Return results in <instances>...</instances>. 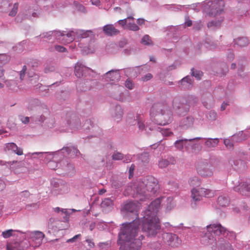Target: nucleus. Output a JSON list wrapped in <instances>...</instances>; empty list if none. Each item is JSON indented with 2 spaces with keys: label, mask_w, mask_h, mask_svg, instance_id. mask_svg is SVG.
<instances>
[{
  "label": "nucleus",
  "mask_w": 250,
  "mask_h": 250,
  "mask_svg": "<svg viewBox=\"0 0 250 250\" xmlns=\"http://www.w3.org/2000/svg\"><path fill=\"white\" fill-rule=\"evenodd\" d=\"M167 203V209L170 210L172 207V198L170 197L158 198L148 206L144 211L142 229L149 237H155L161 231V226L157 213L162 202Z\"/></svg>",
  "instance_id": "1"
},
{
  "label": "nucleus",
  "mask_w": 250,
  "mask_h": 250,
  "mask_svg": "<svg viewBox=\"0 0 250 250\" xmlns=\"http://www.w3.org/2000/svg\"><path fill=\"white\" fill-rule=\"evenodd\" d=\"M159 189L158 180L153 176H148L136 184L128 185L126 188V192L132 196H142L140 200H143L144 198H149L155 195Z\"/></svg>",
  "instance_id": "2"
},
{
  "label": "nucleus",
  "mask_w": 250,
  "mask_h": 250,
  "mask_svg": "<svg viewBox=\"0 0 250 250\" xmlns=\"http://www.w3.org/2000/svg\"><path fill=\"white\" fill-rule=\"evenodd\" d=\"M139 220H134L132 222L126 223V250H138L142 246L143 235L137 238L139 230Z\"/></svg>",
  "instance_id": "3"
},
{
  "label": "nucleus",
  "mask_w": 250,
  "mask_h": 250,
  "mask_svg": "<svg viewBox=\"0 0 250 250\" xmlns=\"http://www.w3.org/2000/svg\"><path fill=\"white\" fill-rule=\"evenodd\" d=\"M152 112H156L154 120L156 124L165 125L170 123L172 120V113L166 102L154 104L151 108Z\"/></svg>",
  "instance_id": "4"
},
{
  "label": "nucleus",
  "mask_w": 250,
  "mask_h": 250,
  "mask_svg": "<svg viewBox=\"0 0 250 250\" xmlns=\"http://www.w3.org/2000/svg\"><path fill=\"white\" fill-rule=\"evenodd\" d=\"M206 228L207 232L203 238V243L206 245L212 246V248L217 247L216 239L213 234L215 235L221 234L225 235L227 232V230L220 224H211L207 226Z\"/></svg>",
  "instance_id": "5"
},
{
  "label": "nucleus",
  "mask_w": 250,
  "mask_h": 250,
  "mask_svg": "<svg viewBox=\"0 0 250 250\" xmlns=\"http://www.w3.org/2000/svg\"><path fill=\"white\" fill-rule=\"evenodd\" d=\"M192 103L188 102L182 97H175L172 101V105L176 113L179 116L186 114L189 110Z\"/></svg>",
  "instance_id": "6"
},
{
  "label": "nucleus",
  "mask_w": 250,
  "mask_h": 250,
  "mask_svg": "<svg viewBox=\"0 0 250 250\" xmlns=\"http://www.w3.org/2000/svg\"><path fill=\"white\" fill-rule=\"evenodd\" d=\"M90 36H93V32L91 30H84L81 29H73L66 34V42L68 43L74 40L75 38L77 39L86 38Z\"/></svg>",
  "instance_id": "7"
},
{
  "label": "nucleus",
  "mask_w": 250,
  "mask_h": 250,
  "mask_svg": "<svg viewBox=\"0 0 250 250\" xmlns=\"http://www.w3.org/2000/svg\"><path fill=\"white\" fill-rule=\"evenodd\" d=\"M66 121L67 125L71 129H78L81 126L79 116L74 113H67L66 115Z\"/></svg>",
  "instance_id": "8"
},
{
  "label": "nucleus",
  "mask_w": 250,
  "mask_h": 250,
  "mask_svg": "<svg viewBox=\"0 0 250 250\" xmlns=\"http://www.w3.org/2000/svg\"><path fill=\"white\" fill-rule=\"evenodd\" d=\"M162 237L165 242L173 247H178L182 243L181 240L176 234L174 233H163Z\"/></svg>",
  "instance_id": "9"
},
{
  "label": "nucleus",
  "mask_w": 250,
  "mask_h": 250,
  "mask_svg": "<svg viewBox=\"0 0 250 250\" xmlns=\"http://www.w3.org/2000/svg\"><path fill=\"white\" fill-rule=\"evenodd\" d=\"M93 73V70L85 66L81 62H78L75 65L74 73L77 78H80Z\"/></svg>",
  "instance_id": "10"
},
{
  "label": "nucleus",
  "mask_w": 250,
  "mask_h": 250,
  "mask_svg": "<svg viewBox=\"0 0 250 250\" xmlns=\"http://www.w3.org/2000/svg\"><path fill=\"white\" fill-rule=\"evenodd\" d=\"M197 173L202 177H210L213 175L212 167L207 162H201L196 167Z\"/></svg>",
  "instance_id": "11"
},
{
  "label": "nucleus",
  "mask_w": 250,
  "mask_h": 250,
  "mask_svg": "<svg viewBox=\"0 0 250 250\" xmlns=\"http://www.w3.org/2000/svg\"><path fill=\"white\" fill-rule=\"evenodd\" d=\"M52 184L53 188L51 192L54 195L62 194L68 192L69 188L68 185L62 181H58L52 182Z\"/></svg>",
  "instance_id": "12"
},
{
  "label": "nucleus",
  "mask_w": 250,
  "mask_h": 250,
  "mask_svg": "<svg viewBox=\"0 0 250 250\" xmlns=\"http://www.w3.org/2000/svg\"><path fill=\"white\" fill-rule=\"evenodd\" d=\"M65 32V31L61 32L56 30L51 31L40 35V37L50 39L52 36H54L56 39L61 40L62 42H66V34L64 33Z\"/></svg>",
  "instance_id": "13"
},
{
  "label": "nucleus",
  "mask_w": 250,
  "mask_h": 250,
  "mask_svg": "<svg viewBox=\"0 0 250 250\" xmlns=\"http://www.w3.org/2000/svg\"><path fill=\"white\" fill-rule=\"evenodd\" d=\"M224 2L222 0H218L216 2L213 3L212 8L208 14L210 17H216L223 12Z\"/></svg>",
  "instance_id": "14"
},
{
  "label": "nucleus",
  "mask_w": 250,
  "mask_h": 250,
  "mask_svg": "<svg viewBox=\"0 0 250 250\" xmlns=\"http://www.w3.org/2000/svg\"><path fill=\"white\" fill-rule=\"evenodd\" d=\"M118 233L117 244L120 246L119 250H125V223H123Z\"/></svg>",
  "instance_id": "15"
},
{
  "label": "nucleus",
  "mask_w": 250,
  "mask_h": 250,
  "mask_svg": "<svg viewBox=\"0 0 250 250\" xmlns=\"http://www.w3.org/2000/svg\"><path fill=\"white\" fill-rule=\"evenodd\" d=\"M104 78L106 81L117 82L121 78L119 69L111 70L104 75Z\"/></svg>",
  "instance_id": "16"
},
{
  "label": "nucleus",
  "mask_w": 250,
  "mask_h": 250,
  "mask_svg": "<svg viewBox=\"0 0 250 250\" xmlns=\"http://www.w3.org/2000/svg\"><path fill=\"white\" fill-rule=\"evenodd\" d=\"M192 202L191 206L193 208L196 207L197 202L201 201L203 198L202 192H201V188H193L191 190V195Z\"/></svg>",
  "instance_id": "17"
},
{
  "label": "nucleus",
  "mask_w": 250,
  "mask_h": 250,
  "mask_svg": "<svg viewBox=\"0 0 250 250\" xmlns=\"http://www.w3.org/2000/svg\"><path fill=\"white\" fill-rule=\"evenodd\" d=\"M44 237V234L41 231H35L31 232L30 237L35 243V245H33V247L36 248L40 246L42 243V241Z\"/></svg>",
  "instance_id": "18"
},
{
  "label": "nucleus",
  "mask_w": 250,
  "mask_h": 250,
  "mask_svg": "<svg viewBox=\"0 0 250 250\" xmlns=\"http://www.w3.org/2000/svg\"><path fill=\"white\" fill-rule=\"evenodd\" d=\"M234 190L242 195L250 196V185L246 183H241L238 186L234 187Z\"/></svg>",
  "instance_id": "19"
},
{
  "label": "nucleus",
  "mask_w": 250,
  "mask_h": 250,
  "mask_svg": "<svg viewBox=\"0 0 250 250\" xmlns=\"http://www.w3.org/2000/svg\"><path fill=\"white\" fill-rule=\"evenodd\" d=\"M193 82L192 78L190 76H187L179 82V86L181 89H189L192 86Z\"/></svg>",
  "instance_id": "20"
},
{
  "label": "nucleus",
  "mask_w": 250,
  "mask_h": 250,
  "mask_svg": "<svg viewBox=\"0 0 250 250\" xmlns=\"http://www.w3.org/2000/svg\"><path fill=\"white\" fill-rule=\"evenodd\" d=\"M194 118L191 116H188L182 118L179 122V126L184 129H188L192 126Z\"/></svg>",
  "instance_id": "21"
},
{
  "label": "nucleus",
  "mask_w": 250,
  "mask_h": 250,
  "mask_svg": "<svg viewBox=\"0 0 250 250\" xmlns=\"http://www.w3.org/2000/svg\"><path fill=\"white\" fill-rule=\"evenodd\" d=\"M103 30L104 34L107 36H113L118 35L120 31L113 24H106L103 26Z\"/></svg>",
  "instance_id": "22"
},
{
  "label": "nucleus",
  "mask_w": 250,
  "mask_h": 250,
  "mask_svg": "<svg viewBox=\"0 0 250 250\" xmlns=\"http://www.w3.org/2000/svg\"><path fill=\"white\" fill-rule=\"evenodd\" d=\"M250 136L248 131H241L232 136V141L235 143L241 142L247 139Z\"/></svg>",
  "instance_id": "23"
},
{
  "label": "nucleus",
  "mask_w": 250,
  "mask_h": 250,
  "mask_svg": "<svg viewBox=\"0 0 250 250\" xmlns=\"http://www.w3.org/2000/svg\"><path fill=\"white\" fill-rule=\"evenodd\" d=\"M203 139L201 137H195L192 139H188V145L194 151H199L202 148V143L199 142L200 140Z\"/></svg>",
  "instance_id": "24"
},
{
  "label": "nucleus",
  "mask_w": 250,
  "mask_h": 250,
  "mask_svg": "<svg viewBox=\"0 0 250 250\" xmlns=\"http://www.w3.org/2000/svg\"><path fill=\"white\" fill-rule=\"evenodd\" d=\"M123 110L121 105H116L112 109V116L115 120L118 122L122 118L123 115Z\"/></svg>",
  "instance_id": "25"
},
{
  "label": "nucleus",
  "mask_w": 250,
  "mask_h": 250,
  "mask_svg": "<svg viewBox=\"0 0 250 250\" xmlns=\"http://www.w3.org/2000/svg\"><path fill=\"white\" fill-rule=\"evenodd\" d=\"M116 98L117 100L124 101L125 99L124 91L125 87L122 85H116L114 87Z\"/></svg>",
  "instance_id": "26"
},
{
  "label": "nucleus",
  "mask_w": 250,
  "mask_h": 250,
  "mask_svg": "<svg viewBox=\"0 0 250 250\" xmlns=\"http://www.w3.org/2000/svg\"><path fill=\"white\" fill-rule=\"evenodd\" d=\"M202 102L204 106L207 108H210L213 106V98L210 94L205 95L203 98Z\"/></svg>",
  "instance_id": "27"
},
{
  "label": "nucleus",
  "mask_w": 250,
  "mask_h": 250,
  "mask_svg": "<svg viewBox=\"0 0 250 250\" xmlns=\"http://www.w3.org/2000/svg\"><path fill=\"white\" fill-rule=\"evenodd\" d=\"M61 151H65L66 153L71 156H77L78 153H80L79 150L74 146L63 147Z\"/></svg>",
  "instance_id": "28"
},
{
  "label": "nucleus",
  "mask_w": 250,
  "mask_h": 250,
  "mask_svg": "<svg viewBox=\"0 0 250 250\" xmlns=\"http://www.w3.org/2000/svg\"><path fill=\"white\" fill-rule=\"evenodd\" d=\"M218 242H220L218 245L219 250H233L230 244L223 239H219Z\"/></svg>",
  "instance_id": "29"
},
{
  "label": "nucleus",
  "mask_w": 250,
  "mask_h": 250,
  "mask_svg": "<svg viewBox=\"0 0 250 250\" xmlns=\"http://www.w3.org/2000/svg\"><path fill=\"white\" fill-rule=\"evenodd\" d=\"M24 244V242H22L21 244L16 243L12 244H8L7 246L6 250H24L25 248Z\"/></svg>",
  "instance_id": "30"
},
{
  "label": "nucleus",
  "mask_w": 250,
  "mask_h": 250,
  "mask_svg": "<svg viewBox=\"0 0 250 250\" xmlns=\"http://www.w3.org/2000/svg\"><path fill=\"white\" fill-rule=\"evenodd\" d=\"M137 206L136 203L133 202H129L126 203V217L128 215V212H136L137 210Z\"/></svg>",
  "instance_id": "31"
},
{
  "label": "nucleus",
  "mask_w": 250,
  "mask_h": 250,
  "mask_svg": "<svg viewBox=\"0 0 250 250\" xmlns=\"http://www.w3.org/2000/svg\"><path fill=\"white\" fill-rule=\"evenodd\" d=\"M53 210L55 212L61 213L62 215H63V218L64 221H67L69 218V213L68 211L66 209L61 208L59 207H56L53 208Z\"/></svg>",
  "instance_id": "32"
},
{
  "label": "nucleus",
  "mask_w": 250,
  "mask_h": 250,
  "mask_svg": "<svg viewBox=\"0 0 250 250\" xmlns=\"http://www.w3.org/2000/svg\"><path fill=\"white\" fill-rule=\"evenodd\" d=\"M219 143L218 138H208L205 142V146L208 148H213L216 147Z\"/></svg>",
  "instance_id": "33"
},
{
  "label": "nucleus",
  "mask_w": 250,
  "mask_h": 250,
  "mask_svg": "<svg viewBox=\"0 0 250 250\" xmlns=\"http://www.w3.org/2000/svg\"><path fill=\"white\" fill-rule=\"evenodd\" d=\"M235 43L240 47L246 46L249 44L248 39L246 37L239 38L234 41Z\"/></svg>",
  "instance_id": "34"
},
{
  "label": "nucleus",
  "mask_w": 250,
  "mask_h": 250,
  "mask_svg": "<svg viewBox=\"0 0 250 250\" xmlns=\"http://www.w3.org/2000/svg\"><path fill=\"white\" fill-rule=\"evenodd\" d=\"M218 204L222 207H226L229 204L228 198L225 196H220L218 198Z\"/></svg>",
  "instance_id": "35"
},
{
  "label": "nucleus",
  "mask_w": 250,
  "mask_h": 250,
  "mask_svg": "<svg viewBox=\"0 0 250 250\" xmlns=\"http://www.w3.org/2000/svg\"><path fill=\"white\" fill-rule=\"evenodd\" d=\"M111 246V241L108 240L104 242H100L97 244V246L101 250H108Z\"/></svg>",
  "instance_id": "36"
},
{
  "label": "nucleus",
  "mask_w": 250,
  "mask_h": 250,
  "mask_svg": "<svg viewBox=\"0 0 250 250\" xmlns=\"http://www.w3.org/2000/svg\"><path fill=\"white\" fill-rule=\"evenodd\" d=\"M187 142V139L177 140L174 143V146L178 149L182 150L183 149L184 145L186 146Z\"/></svg>",
  "instance_id": "37"
},
{
  "label": "nucleus",
  "mask_w": 250,
  "mask_h": 250,
  "mask_svg": "<svg viewBox=\"0 0 250 250\" xmlns=\"http://www.w3.org/2000/svg\"><path fill=\"white\" fill-rule=\"evenodd\" d=\"M201 192H202L203 197L210 198L214 196V192L209 189L201 188Z\"/></svg>",
  "instance_id": "38"
},
{
  "label": "nucleus",
  "mask_w": 250,
  "mask_h": 250,
  "mask_svg": "<svg viewBox=\"0 0 250 250\" xmlns=\"http://www.w3.org/2000/svg\"><path fill=\"white\" fill-rule=\"evenodd\" d=\"M235 142L232 141V137L230 138L225 139L224 140V143L226 147L229 149H232L234 146V144Z\"/></svg>",
  "instance_id": "39"
},
{
  "label": "nucleus",
  "mask_w": 250,
  "mask_h": 250,
  "mask_svg": "<svg viewBox=\"0 0 250 250\" xmlns=\"http://www.w3.org/2000/svg\"><path fill=\"white\" fill-rule=\"evenodd\" d=\"M63 169L65 171V174L68 175H72L74 173V167L73 165L67 163V165L64 167Z\"/></svg>",
  "instance_id": "40"
},
{
  "label": "nucleus",
  "mask_w": 250,
  "mask_h": 250,
  "mask_svg": "<svg viewBox=\"0 0 250 250\" xmlns=\"http://www.w3.org/2000/svg\"><path fill=\"white\" fill-rule=\"evenodd\" d=\"M188 183L191 186H198L200 185L201 181L198 177L193 176L189 178Z\"/></svg>",
  "instance_id": "41"
},
{
  "label": "nucleus",
  "mask_w": 250,
  "mask_h": 250,
  "mask_svg": "<svg viewBox=\"0 0 250 250\" xmlns=\"http://www.w3.org/2000/svg\"><path fill=\"white\" fill-rule=\"evenodd\" d=\"M141 42L144 45L148 46H151L153 44V42L148 35H146L143 37Z\"/></svg>",
  "instance_id": "42"
},
{
  "label": "nucleus",
  "mask_w": 250,
  "mask_h": 250,
  "mask_svg": "<svg viewBox=\"0 0 250 250\" xmlns=\"http://www.w3.org/2000/svg\"><path fill=\"white\" fill-rule=\"evenodd\" d=\"M136 119L134 115L131 113H128L126 117V122H127L130 125H134L136 124Z\"/></svg>",
  "instance_id": "43"
},
{
  "label": "nucleus",
  "mask_w": 250,
  "mask_h": 250,
  "mask_svg": "<svg viewBox=\"0 0 250 250\" xmlns=\"http://www.w3.org/2000/svg\"><path fill=\"white\" fill-rule=\"evenodd\" d=\"M137 121L138 126L140 130H143L145 125L144 124L142 116L141 115H137L136 117Z\"/></svg>",
  "instance_id": "44"
},
{
  "label": "nucleus",
  "mask_w": 250,
  "mask_h": 250,
  "mask_svg": "<svg viewBox=\"0 0 250 250\" xmlns=\"http://www.w3.org/2000/svg\"><path fill=\"white\" fill-rule=\"evenodd\" d=\"M191 74L197 80H200L203 73L200 70H195L194 68H192L191 70Z\"/></svg>",
  "instance_id": "45"
},
{
  "label": "nucleus",
  "mask_w": 250,
  "mask_h": 250,
  "mask_svg": "<svg viewBox=\"0 0 250 250\" xmlns=\"http://www.w3.org/2000/svg\"><path fill=\"white\" fill-rule=\"evenodd\" d=\"M31 119L32 122H35L36 123H39V122H43L45 119V117L44 115H37L35 116H33L31 117Z\"/></svg>",
  "instance_id": "46"
},
{
  "label": "nucleus",
  "mask_w": 250,
  "mask_h": 250,
  "mask_svg": "<svg viewBox=\"0 0 250 250\" xmlns=\"http://www.w3.org/2000/svg\"><path fill=\"white\" fill-rule=\"evenodd\" d=\"M112 205V201L110 198H105L102 202L101 206L103 208H105Z\"/></svg>",
  "instance_id": "47"
},
{
  "label": "nucleus",
  "mask_w": 250,
  "mask_h": 250,
  "mask_svg": "<svg viewBox=\"0 0 250 250\" xmlns=\"http://www.w3.org/2000/svg\"><path fill=\"white\" fill-rule=\"evenodd\" d=\"M60 151H58L57 152H35L33 153V155L34 154H46V156L48 157L47 159L51 160L53 158V155L55 154H57L58 153H59Z\"/></svg>",
  "instance_id": "48"
},
{
  "label": "nucleus",
  "mask_w": 250,
  "mask_h": 250,
  "mask_svg": "<svg viewBox=\"0 0 250 250\" xmlns=\"http://www.w3.org/2000/svg\"><path fill=\"white\" fill-rule=\"evenodd\" d=\"M140 159L144 164H147L149 162V154L147 152H144L141 154Z\"/></svg>",
  "instance_id": "49"
},
{
  "label": "nucleus",
  "mask_w": 250,
  "mask_h": 250,
  "mask_svg": "<svg viewBox=\"0 0 250 250\" xmlns=\"http://www.w3.org/2000/svg\"><path fill=\"white\" fill-rule=\"evenodd\" d=\"M19 7V3H15L13 5V7L12 9V10L10 11L9 13V16L11 17H14L16 15L18 9Z\"/></svg>",
  "instance_id": "50"
},
{
  "label": "nucleus",
  "mask_w": 250,
  "mask_h": 250,
  "mask_svg": "<svg viewBox=\"0 0 250 250\" xmlns=\"http://www.w3.org/2000/svg\"><path fill=\"white\" fill-rule=\"evenodd\" d=\"M12 151L18 155H21L23 154L22 149L21 147H18L15 143H14V145H13V150Z\"/></svg>",
  "instance_id": "51"
},
{
  "label": "nucleus",
  "mask_w": 250,
  "mask_h": 250,
  "mask_svg": "<svg viewBox=\"0 0 250 250\" xmlns=\"http://www.w3.org/2000/svg\"><path fill=\"white\" fill-rule=\"evenodd\" d=\"M112 159L114 160H121L124 158V154L118 152H114L112 156Z\"/></svg>",
  "instance_id": "52"
},
{
  "label": "nucleus",
  "mask_w": 250,
  "mask_h": 250,
  "mask_svg": "<svg viewBox=\"0 0 250 250\" xmlns=\"http://www.w3.org/2000/svg\"><path fill=\"white\" fill-rule=\"evenodd\" d=\"M169 164V162L166 159H162L159 161L158 163L159 167L164 168L167 167Z\"/></svg>",
  "instance_id": "53"
},
{
  "label": "nucleus",
  "mask_w": 250,
  "mask_h": 250,
  "mask_svg": "<svg viewBox=\"0 0 250 250\" xmlns=\"http://www.w3.org/2000/svg\"><path fill=\"white\" fill-rule=\"evenodd\" d=\"M14 231L15 230L12 229L4 231L2 232V236L4 238H8L12 235V232Z\"/></svg>",
  "instance_id": "54"
},
{
  "label": "nucleus",
  "mask_w": 250,
  "mask_h": 250,
  "mask_svg": "<svg viewBox=\"0 0 250 250\" xmlns=\"http://www.w3.org/2000/svg\"><path fill=\"white\" fill-rule=\"evenodd\" d=\"M158 129L159 131L161 132L162 135L164 136H170L172 133L169 129H163L161 128L158 127Z\"/></svg>",
  "instance_id": "55"
},
{
  "label": "nucleus",
  "mask_w": 250,
  "mask_h": 250,
  "mask_svg": "<svg viewBox=\"0 0 250 250\" xmlns=\"http://www.w3.org/2000/svg\"><path fill=\"white\" fill-rule=\"evenodd\" d=\"M127 27L132 31H137L139 29V27L134 22L127 23Z\"/></svg>",
  "instance_id": "56"
},
{
  "label": "nucleus",
  "mask_w": 250,
  "mask_h": 250,
  "mask_svg": "<svg viewBox=\"0 0 250 250\" xmlns=\"http://www.w3.org/2000/svg\"><path fill=\"white\" fill-rule=\"evenodd\" d=\"M20 120L24 124H27L29 123L30 118L28 117H25L20 115L19 116Z\"/></svg>",
  "instance_id": "57"
},
{
  "label": "nucleus",
  "mask_w": 250,
  "mask_h": 250,
  "mask_svg": "<svg viewBox=\"0 0 250 250\" xmlns=\"http://www.w3.org/2000/svg\"><path fill=\"white\" fill-rule=\"evenodd\" d=\"M135 168V166L134 164H132L128 170V178L131 179L133 177L134 175V172Z\"/></svg>",
  "instance_id": "58"
},
{
  "label": "nucleus",
  "mask_w": 250,
  "mask_h": 250,
  "mask_svg": "<svg viewBox=\"0 0 250 250\" xmlns=\"http://www.w3.org/2000/svg\"><path fill=\"white\" fill-rule=\"evenodd\" d=\"M19 194L21 198L27 199L30 196L31 193L28 190H24L21 192Z\"/></svg>",
  "instance_id": "59"
},
{
  "label": "nucleus",
  "mask_w": 250,
  "mask_h": 250,
  "mask_svg": "<svg viewBox=\"0 0 250 250\" xmlns=\"http://www.w3.org/2000/svg\"><path fill=\"white\" fill-rule=\"evenodd\" d=\"M123 185V183L118 181H114L112 183L113 187L116 189L120 188Z\"/></svg>",
  "instance_id": "60"
},
{
  "label": "nucleus",
  "mask_w": 250,
  "mask_h": 250,
  "mask_svg": "<svg viewBox=\"0 0 250 250\" xmlns=\"http://www.w3.org/2000/svg\"><path fill=\"white\" fill-rule=\"evenodd\" d=\"M55 70V67L54 66L50 65V64H47L45 68L44 71L45 73H49L50 72H53Z\"/></svg>",
  "instance_id": "61"
},
{
  "label": "nucleus",
  "mask_w": 250,
  "mask_h": 250,
  "mask_svg": "<svg viewBox=\"0 0 250 250\" xmlns=\"http://www.w3.org/2000/svg\"><path fill=\"white\" fill-rule=\"evenodd\" d=\"M220 25V21H211L208 22V27H212L213 26L217 27L219 26Z\"/></svg>",
  "instance_id": "62"
},
{
  "label": "nucleus",
  "mask_w": 250,
  "mask_h": 250,
  "mask_svg": "<svg viewBox=\"0 0 250 250\" xmlns=\"http://www.w3.org/2000/svg\"><path fill=\"white\" fill-rule=\"evenodd\" d=\"M13 145H14V143H9L6 144L5 145V147L4 148V151H12Z\"/></svg>",
  "instance_id": "63"
},
{
  "label": "nucleus",
  "mask_w": 250,
  "mask_h": 250,
  "mask_svg": "<svg viewBox=\"0 0 250 250\" xmlns=\"http://www.w3.org/2000/svg\"><path fill=\"white\" fill-rule=\"evenodd\" d=\"M209 118L211 120H215L217 118V113L213 110H211L209 112Z\"/></svg>",
  "instance_id": "64"
}]
</instances>
